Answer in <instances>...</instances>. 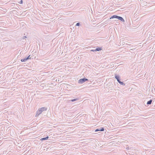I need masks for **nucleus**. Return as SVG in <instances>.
Here are the masks:
<instances>
[{"label": "nucleus", "instance_id": "obj_5", "mask_svg": "<svg viewBox=\"0 0 155 155\" xmlns=\"http://www.w3.org/2000/svg\"><path fill=\"white\" fill-rule=\"evenodd\" d=\"M107 85H108V86H107L108 88L109 89H110V90H113V89H114L113 85V84L112 83H109Z\"/></svg>", "mask_w": 155, "mask_h": 155}, {"label": "nucleus", "instance_id": "obj_11", "mask_svg": "<svg viewBox=\"0 0 155 155\" xmlns=\"http://www.w3.org/2000/svg\"><path fill=\"white\" fill-rule=\"evenodd\" d=\"M152 101H153L152 99H151V100H150L149 101H148L147 102V104L148 105L151 104V103H152Z\"/></svg>", "mask_w": 155, "mask_h": 155}, {"label": "nucleus", "instance_id": "obj_1", "mask_svg": "<svg viewBox=\"0 0 155 155\" xmlns=\"http://www.w3.org/2000/svg\"><path fill=\"white\" fill-rule=\"evenodd\" d=\"M47 110V107H41L38 109L35 115L36 117H38L40 114L43 111H45Z\"/></svg>", "mask_w": 155, "mask_h": 155}, {"label": "nucleus", "instance_id": "obj_3", "mask_svg": "<svg viewBox=\"0 0 155 155\" xmlns=\"http://www.w3.org/2000/svg\"><path fill=\"white\" fill-rule=\"evenodd\" d=\"M88 80L85 78H82L80 79L78 81V83L80 84H82L85 81H88Z\"/></svg>", "mask_w": 155, "mask_h": 155}, {"label": "nucleus", "instance_id": "obj_13", "mask_svg": "<svg viewBox=\"0 0 155 155\" xmlns=\"http://www.w3.org/2000/svg\"><path fill=\"white\" fill-rule=\"evenodd\" d=\"M18 3L20 4H22L23 3V1L22 0H21V1L18 2Z\"/></svg>", "mask_w": 155, "mask_h": 155}, {"label": "nucleus", "instance_id": "obj_16", "mask_svg": "<svg viewBox=\"0 0 155 155\" xmlns=\"http://www.w3.org/2000/svg\"><path fill=\"white\" fill-rule=\"evenodd\" d=\"M91 51H92V52H94V51H95V49H94V50H91Z\"/></svg>", "mask_w": 155, "mask_h": 155}, {"label": "nucleus", "instance_id": "obj_8", "mask_svg": "<svg viewBox=\"0 0 155 155\" xmlns=\"http://www.w3.org/2000/svg\"><path fill=\"white\" fill-rule=\"evenodd\" d=\"M79 99L78 98H76L73 99H72L68 101L69 102L71 101V102H74V101L78 100Z\"/></svg>", "mask_w": 155, "mask_h": 155}, {"label": "nucleus", "instance_id": "obj_14", "mask_svg": "<svg viewBox=\"0 0 155 155\" xmlns=\"http://www.w3.org/2000/svg\"><path fill=\"white\" fill-rule=\"evenodd\" d=\"M80 25V23H76L75 26H79Z\"/></svg>", "mask_w": 155, "mask_h": 155}, {"label": "nucleus", "instance_id": "obj_2", "mask_svg": "<svg viewBox=\"0 0 155 155\" xmlns=\"http://www.w3.org/2000/svg\"><path fill=\"white\" fill-rule=\"evenodd\" d=\"M115 78L117 79L118 83L121 85H125V84H124L123 82L120 81V77L119 75L117 74H115Z\"/></svg>", "mask_w": 155, "mask_h": 155}, {"label": "nucleus", "instance_id": "obj_4", "mask_svg": "<svg viewBox=\"0 0 155 155\" xmlns=\"http://www.w3.org/2000/svg\"><path fill=\"white\" fill-rule=\"evenodd\" d=\"M31 57L30 55H29L27 57L25 58L24 59H21V61L22 62H25L28 60L31 59Z\"/></svg>", "mask_w": 155, "mask_h": 155}, {"label": "nucleus", "instance_id": "obj_7", "mask_svg": "<svg viewBox=\"0 0 155 155\" xmlns=\"http://www.w3.org/2000/svg\"><path fill=\"white\" fill-rule=\"evenodd\" d=\"M119 16L116 15H114L112 16L110 18V19H112L114 18H116L118 19V18Z\"/></svg>", "mask_w": 155, "mask_h": 155}, {"label": "nucleus", "instance_id": "obj_9", "mask_svg": "<svg viewBox=\"0 0 155 155\" xmlns=\"http://www.w3.org/2000/svg\"><path fill=\"white\" fill-rule=\"evenodd\" d=\"M102 50V48L101 47H99L96 48L95 49V51H99L101 50Z\"/></svg>", "mask_w": 155, "mask_h": 155}, {"label": "nucleus", "instance_id": "obj_6", "mask_svg": "<svg viewBox=\"0 0 155 155\" xmlns=\"http://www.w3.org/2000/svg\"><path fill=\"white\" fill-rule=\"evenodd\" d=\"M104 130V127H100V128L96 129L95 130V132H97L98 131H102Z\"/></svg>", "mask_w": 155, "mask_h": 155}, {"label": "nucleus", "instance_id": "obj_15", "mask_svg": "<svg viewBox=\"0 0 155 155\" xmlns=\"http://www.w3.org/2000/svg\"><path fill=\"white\" fill-rule=\"evenodd\" d=\"M27 38V37L26 36H24L23 37H22V39H25L26 38Z\"/></svg>", "mask_w": 155, "mask_h": 155}, {"label": "nucleus", "instance_id": "obj_12", "mask_svg": "<svg viewBox=\"0 0 155 155\" xmlns=\"http://www.w3.org/2000/svg\"><path fill=\"white\" fill-rule=\"evenodd\" d=\"M49 138L48 136H47L46 137H44L42 138H41V140L42 141L43 140H47Z\"/></svg>", "mask_w": 155, "mask_h": 155}, {"label": "nucleus", "instance_id": "obj_10", "mask_svg": "<svg viewBox=\"0 0 155 155\" xmlns=\"http://www.w3.org/2000/svg\"><path fill=\"white\" fill-rule=\"evenodd\" d=\"M118 19L120 20V21H122V22H124V18L121 17H120V16H119V17H118Z\"/></svg>", "mask_w": 155, "mask_h": 155}]
</instances>
